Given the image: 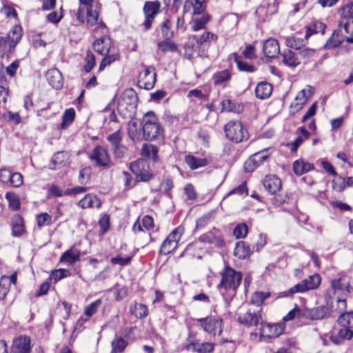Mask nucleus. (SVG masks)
<instances>
[{
  "label": "nucleus",
  "instance_id": "412c9836",
  "mask_svg": "<svg viewBox=\"0 0 353 353\" xmlns=\"http://www.w3.org/2000/svg\"><path fill=\"white\" fill-rule=\"evenodd\" d=\"M314 92V88L312 86H307V88L301 90L295 97L296 101L294 105L297 110H301L305 104L307 99L311 97Z\"/></svg>",
  "mask_w": 353,
  "mask_h": 353
},
{
  "label": "nucleus",
  "instance_id": "f03ea898",
  "mask_svg": "<svg viewBox=\"0 0 353 353\" xmlns=\"http://www.w3.org/2000/svg\"><path fill=\"white\" fill-rule=\"evenodd\" d=\"M242 280V274L230 267H226L221 274V279L219 285L221 290L229 292L230 299L236 295L237 288Z\"/></svg>",
  "mask_w": 353,
  "mask_h": 353
},
{
  "label": "nucleus",
  "instance_id": "a18cd8bd",
  "mask_svg": "<svg viewBox=\"0 0 353 353\" xmlns=\"http://www.w3.org/2000/svg\"><path fill=\"white\" fill-rule=\"evenodd\" d=\"M285 44L290 48L301 50L304 46V40L294 37H289L285 39Z\"/></svg>",
  "mask_w": 353,
  "mask_h": 353
},
{
  "label": "nucleus",
  "instance_id": "423d86ee",
  "mask_svg": "<svg viewBox=\"0 0 353 353\" xmlns=\"http://www.w3.org/2000/svg\"><path fill=\"white\" fill-rule=\"evenodd\" d=\"M224 131L226 137L236 143L248 139V132L239 121H230L225 125Z\"/></svg>",
  "mask_w": 353,
  "mask_h": 353
},
{
  "label": "nucleus",
  "instance_id": "4468645a",
  "mask_svg": "<svg viewBox=\"0 0 353 353\" xmlns=\"http://www.w3.org/2000/svg\"><path fill=\"white\" fill-rule=\"evenodd\" d=\"M30 339L26 336H20L15 339L11 349V353H30Z\"/></svg>",
  "mask_w": 353,
  "mask_h": 353
},
{
  "label": "nucleus",
  "instance_id": "37998d69",
  "mask_svg": "<svg viewBox=\"0 0 353 353\" xmlns=\"http://www.w3.org/2000/svg\"><path fill=\"white\" fill-rule=\"evenodd\" d=\"M158 48L164 53L168 51L174 52L177 49L176 45L171 41V39H165L163 41L159 42L158 43Z\"/></svg>",
  "mask_w": 353,
  "mask_h": 353
},
{
  "label": "nucleus",
  "instance_id": "09e8293b",
  "mask_svg": "<svg viewBox=\"0 0 353 353\" xmlns=\"http://www.w3.org/2000/svg\"><path fill=\"white\" fill-rule=\"evenodd\" d=\"M84 70L86 72H90L96 64V60L93 52L90 50H88L86 52V57L84 59Z\"/></svg>",
  "mask_w": 353,
  "mask_h": 353
},
{
  "label": "nucleus",
  "instance_id": "9b49d317",
  "mask_svg": "<svg viewBox=\"0 0 353 353\" xmlns=\"http://www.w3.org/2000/svg\"><path fill=\"white\" fill-rule=\"evenodd\" d=\"M148 164L142 159H139L130 163V169L135 175L136 181H148L153 175L148 171Z\"/></svg>",
  "mask_w": 353,
  "mask_h": 353
},
{
  "label": "nucleus",
  "instance_id": "3c124183",
  "mask_svg": "<svg viewBox=\"0 0 353 353\" xmlns=\"http://www.w3.org/2000/svg\"><path fill=\"white\" fill-rule=\"evenodd\" d=\"M122 139L123 132L121 131L120 128L117 129L116 132L108 135L107 137V140L112 144V148L121 144Z\"/></svg>",
  "mask_w": 353,
  "mask_h": 353
},
{
  "label": "nucleus",
  "instance_id": "7c9ffc66",
  "mask_svg": "<svg viewBox=\"0 0 353 353\" xmlns=\"http://www.w3.org/2000/svg\"><path fill=\"white\" fill-rule=\"evenodd\" d=\"M314 168V165L303 160H296L293 164V170L295 174L301 175Z\"/></svg>",
  "mask_w": 353,
  "mask_h": 353
},
{
  "label": "nucleus",
  "instance_id": "e2e57ef3",
  "mask_svg": "<svg viewBox=\"0 0 353 353\" xmlns=\"http://www.w3.org/2000/svg\"><path fill=\"white\" fill-rule=\"evenodd\" d=\"M290 200V197L287 194H275L272 199V203L276 206H280L285 203H288Z\"/></svg>",
  "mask_w": 353,
  "mask_h": 353
},
{
  "label": "nucleus",
  "instance_id": "5701e85b",
  "mask_svg": "<svg viewBox=\"0 0 353 353\" xmlns=\"http://www.w3.org/2000/svg\"><path fill=\"white\" fill-rule=\"evenodd\" d=\"M342 15L345 19H347V21L345 23L341 22V26L344 28L345 32L348 33L350 32V27L352 28L353 30V3L346 4L342 8Z\"/></svg>",
  "mask_w": 353,
  "mask_h": 353
},
{
  "label": "nucleus",
  "instance_id": "603ef678",
  "mask_svg": "<svg viewBox=\"0 0 353 353\" xmlns=\"http://www.w3.org/2000/svg\"><path fill=\"white\" fill-rule=\"evenodd\" d=\"M270 296V293L268 292H254L252 296V302L254 305H261L263 301Z\"/></svg>",
  "mask_w": 353,
  "mask_h": 353
},
{
  "label": "nucleus",
  "instance_id": "39448f33",
  "mask_svg": "<svg viewBox=\"0 0 353 353\" xmlns=\"http://www.w3.org/2000/svg\"><path fill=\"white\" fill-rule=\"evenodd\" d=\"M22 37V29L15 26L8 32L6 37H0V56L10 52L20 41Z\"/></svg>",
  "mask_w": 353,
  "mask_h": 353
},
{
  "label": "nucleus",
  "instance_id": "5fc2aeb1",
  "mask_svg": "<svg viewBox=\"0 0 353 353\" xmlns=\"http://www.w3.org/2000/svg\"><path fill=\"white\" fill-rule=\"evenodd\" d=\"M183 232L184 228L180 225L176 228L174 230H172V232L168 236L166 239L170 241H174V243H176V245H178V242Z\"/></svg>",
  "mask_w": 353,
  "mask_h": 353
},
{
  "label": "nucleus",
  "instance_id": "58836bf2",
  "mask_svg": "<svg viewBox=\"0 0 353 353\" xmlns=\"http://www.w3.org/2000/svg\"><path fill=\"white\" fill-rule=\"evenodd\" d=\"M233 56L239 70L245 72H254L255 71V67L253 65L241 61L236 53H234Z\"/></svg>",
  "mask_w": 353,
  "mask_h": 353
},
{
  "label": "nucleus",
  "instance_id": "0eeeda50",
  "mask_svg": "<svg viewBox=\"0 0 353 353\" xmlns=\"http://www.w3.org/2000/svg\"><path fill=\"white\" fill-rule=\"evenodd\" d=\"M137 97L132 89L125 90L118 103V111L123 117H131L135 112Z\"/></svg>",
  "mask_w": 353,
  "mask_h": 353
},
{
  "label": "nucleus",
  "instance_id": "0e129e2a",
  "mask_svg": "<svg viewBox=\"0 0 353 353\" xmlns=\"http://www.w3.org/2000/svg\"><path fill=\"white\" fill-rule=\"evenodd\" d=\"M8 281L6 279H0V301L3 300L10 291Z\"/></svg>",
  "mask_w": 353,
  "mask_h": 353
},
{
  "label": "nucleus",
  "instance_id": "6e6552de",
  "mask_svg": "<svg viewBox=\"0 0 353 353\" xmlns=\"http://www.w3.org/2000/svg\"><path fill=\"white\" fill-rule=\"evenodd\" d=\"M89 158L98 168L107 169L112 165L108 150L101 145H97L92 150Z\"/></svg>",
  "mask_w": 353,
  "mask_h": 353
},
{
  "label": "nucleus",
  "instance_id": "69168bd1",
  "mask_svg": "<svg viewBox=\"0 0 353 353\" xmlns=\"http://www.w3.org/2000/svg\"><path fill=\"white\" fill-rule=\"evenodd\" d=\"M338 335L343 340H350L353 337V331L347 327H342L339 330Z\"/></svg>",
  "mask_w": 353,
  "mask_h": 353
},
{
  "label": "nucleus",
  "instance_id": "49530a36",
  "mask_svg": "<svg viewBox=\"0 0 353 353\" xmlns=\"http://www.w3.org/2000/svg\"><path fill=\"white\" fill-rule=\"evenodd\" d=\"M193 39L200 45L210 41V40H216L217 36L210 32H205L202 34H195Z\"/></svg>",
  "mask_w": 353,
  "mask_h": 353
},
{
  "label": "nucleus",
  "instance_id": "9d476101",
  "mask_svg": "<svg viewBox=\"0 0 353 353\" xmlns=\"http://www.w3.org/2000/svg\"><path fill=\"white\" fill-rule=\"evenodd\" d=\"M321 276L318 274L310 276L308 278L301 281L300 283L291 288L287 294L303 293L310 290L316 289L321 283Z\"/></svg>",
  "mask_w": 353,
  "mask_h": 353
},
{
  "label": "nucleus",
  "instance_id": "de8ad7c7",
  "mask_svg": "<svg viewBox=\"0 0 353 353\" xmlns=\"http://www.w3.org/2000/svg\"><path fill=\"white\" fill-rule=\"evenodd\" d=\"M191 346L197 353H210L214 349V345L211 343H192Z\"/></svg>",
  "mask_w": 353,
  "mask_h": 353
},
{
  "label": "nucleus",
  "instance_id": "052dcab7",
  "mask_svg": "<svg viewBox=\"0 0 353 353\" xmlns=\"http://www.w3.org/2000/svg\"><path fill=\"white\" fill-rule=\"evenodd\" d=\"M132 260L131 256L121 257V255H117L115 257H112L110 259V263L113 265H119L121 266H125L128 265Z\"/></svg>",
  "mask_w": 353,
  "mask_h": 353
},
{
  "label": "nucleus",
  "instance_id": "f704fd0d",
  "mask_svg": "<svg viewBox=\"0 0 353 353\" xmlns=\"http://www.w3.org/2000/svg\"><path fill=\"white\" fill-rule=\"evenodd\" d=\"M152 70L153 74L149 75V77L144 79L145 80H143L142 78L139 79L140 88L149 90L154 86L157 81V73L155 72V69H152Z\"/></svg>",
  "mask_w": 353,
  "mask_h": 353
},
{
  "label": "nucleus",
  "instance_id": "8fccbe9b",
  "mask_svg": "<svg viewBox=\"0 0 353 353\" xmlns=\"http://www.w3.org/2000/svg\"><path fill=\"white\" fill-rule=\"evenodd\" d=\"M176 243H174V241H170L165 239L161 244L160 252L165 255L168 254L173 252L177 248Z\"/></svg>",
  "mask_w": 353,
  "mask_h": 353
},
{
  "label": "nucleus",
  "instance_id": "f3484780",
  "mask_svg": "<svg viewBox=\"0 0 353 353\" xmlns=\"http://www.w3.org/2000/svg\"><path fill=\"white\" fill-rule=\"evenodd\" d=\"M263 186L271 194H276L281 189V180L275 175H268L263 179Z\"/></svg>",
  "mask_w": 353,
  "mask_h": 353
},
{
  "label": "nucleus",
  "instance_id": "bb28decb",
  "mask_svg": "<svg viewBox=\"0 0 353 353\" xmlns=\"http://www.w3.org/2000/svg\"><path fill=\"white\" fill-rule=\"evenodd\" d=\"M78 205L83 209L91 207L99 208L101 205V202L96 196L89 194L80 200Z\"/></svg>",
  "mask_w": 353,
  "mask_h": 353
},
{
  "label": "nucleus",
  "instance_id": "bf43d9fd",
  "mask_svg": "<svg viewBox=\"0 0 353 353\" xmlns=\"http://www.w3.org/2000/svg\"><path fill=\"white\" fill-rule=\"evenodd\" d=\"M99 225L101 228L99 232L100 234H104L110 227V216L108 214H104L99 220Z\"/></svg>",
  "mask_w": 353,
  "mask_h": 353
},
{
  "label": "nucleus",
  "instance_id": "6e6d98bb",
  "mask_svg": "<svg viewBox=\"0 0 353 353\" xmlns=\"http://www.w3.org/2000/svg\"><path fill=\"white\" fill-rule=\"evenodd\" d=\"M9 182L14 188L20 187L23 182L22 174L19 172L11 173Z\"/></svg>",
  "mask_w": 353,
  "mask_h": 353
},
{
  "label": "nucleus",
  "instance_id": "2eb2a0df",
  "mask_svg": "<svg viewBox=\"0 0 353 353\" xmlns=\"http://www.w3.org/2000/svg\"><path fill=\"white\" fill-rule=\"evenodd\" d=\"M261 316L255 312L248 310L244 313H240L238 316L239 323L248 327L256 326L259 324Z\"/></svg>",
  "mask_w": 353,
  "mask_h": 353
},
{
  "label": "nucleus",
  "instance_id": "ea45409f",
  "mask_svg": "<svg viewBox=\"0 0 353 353\" xmlns=\"http://www.w3.org/2000/svg\"><path fill=\"white\" fill-rule=\"evenodd\" d=\"M128 133L129 137L132 141L139 140L141 139V132L138 129L137 123L134 121L128 122Z\"/></svg>",
  "mask_w": 353,
  "mask_h": 353
},
{
  "label": "nucleus",
  "instance_id": "774afa93",
  "mask_svg": "<svg viewBox=\"0 0 353 353\" xmlns=\"http://www.w3.org/2000/svg\"><path fill=\"white\" fill-rule=\"evenodd\" d=\"M51 216L48 213H41L37 216V225L39 227H42L45 225H49L51 222Z\"/></svg>",
  "mask_w": 353,
  "mask_h": 353
},
{
  "label": "nucleus",
  "instance_id": "6ab92c4d",
  "mask_svg": "<svg viewBox=\"0 0 353 353\" xmlns=\"http://www.w3.org/2000/svg\"><path fill=\"white\" fill-rule=\"evenodd\" d=\"M46 77L51 86L59 90L63 86V78L61 73L57 68H52L47 71Z\"/></svg>",
  "mask_w": 353,
  "mask_h": 353
},
{
  "label": "nucleus",
  "instance_id": "e433bc0d",
  "mask_svg": "<svg viewBox=\"0 0 353 353\" xmlns=\"http://www.w3.org/2000/svg\"><path fill=\"white\" fill-rule=\"evenodd\" d=\"M338 323L341 327L353 328V311L341 314L338 319Z\"/></svg>",
  "mask_w": 353,
  "mask_h": 353
},
{
  "label": "nucleus",
  "instance_id": "a878e982",
  "mask_svg": "<svg viewBox=\"0 0 353 353\" xmlns=\"http://www.w3.org/2000/svg\"><path fill=\"white\" fill-rule=\"evenodd\" d=\"M185 162L191 170H196L208 165L209 161L206 158H199L193 155H186Z\"/></svg>",
  "mask_w": 353,
  "mask_h": 353
},
{
  "label": "nucleus",
  "instance_id": "ddd939ff",
  "mask_svg": "<svg viewBox=\"0 0 353 353\" xmlns=\"http://www.w3.org/2000/svg\"><path fill=\"white\" fill-rule=\"evenodd\" d=\"M160 3L159 1H147L143 7L145 20L143 23L145 30L150 29L154 17L159 12Z\"/></svg>",
  "mask_w": 353,
  "mask_h": 353
},
{
  "label": "nucleus",
  "instance_id": "f257e3e1",
  "mask_svg": "<svg viewBox=\"0 0 353 353\" xmlns=\"http://www.w3.org/2000/svg\"><path fill=\"white\" fill-rule=\"evenodd\" d=\"M141 130L143 137L148 141L154 140L163 133V128L159 123L155 113L152 111H149L144 114Z\"/></svg>",
  "mask_w": 353,
  "mask_h": 353
},
{
  "label": "nucleus",
  "instance_id": "473e14b6",
  "mask_svg": "<svg viewBox=\"0 0 353 353\" xmlns=\"http://www.w3.org/2000/svg\"><path fill=\"white\" fill-rule=\"evenodd\" d=\"M158 148L153 144H144L141 150L142 156L152 159L153 161L158 159Z\"/></svg>",
  "mask_w": 353,
  "mask_h": 353
},
{
  "label": "nucleus",
  "instance_id": "20e7f679",
  "mask_svg": "<svg viewBox=\"0 0 353 353\" xmlns=\"http://www.w3.org/2000/svg\"><path fill=\"white\" fill-rule=\"evenodd\" d=\"M326 305H321L314 308H305L301 312V316L310 320H321L330 316V310L328 305L334 303L331 292H327L325 295Z\"/></svg>",
  "mask_w": 353,
  "mask_h": 353
},
{
  "label": "nucleus",
  "instance_id": "4d7b16f0",
  "mask_svg": "<svg viewBox=\"0 0 353 353\" xmlns=\"http://www.w3.org/2000/svg\"><path fill=\"white\" fill-rule=\"evenodd\" d=\"M24 230V226L21 216H18L15 222L12 225V234L14 236H20Z\"/></svg>",
  "mask_w": 353,
  "mask_h": 353
},
{
  "label": "nucleus",
  "instance_id": "cd10ccee",
  "mask_svg": "<svg viewBox=\"0 0 353 353\" xmlns=\"http://www.w3.org/2000/svg\"><path fill=\"white\" fill-rule=\"evenodd\" d=\"M80 259V251L75 248H71L65 251L60 258V262L73 264Z\"/></svg>",
  "mask_w": 353,
  "mask_h": 353
},
{
  "label": "nucleus",
  "instance_id": "13d9d810",
  "mask_svg": "<svg viewBox=\"0 0 353 353\" xmlns=\"http://www.w3.org/2000/svg\"><path fill=\"white\" fill-rule=\"evenodd\" d=\"M147 307L143 304H136L134 306V311L131 309V313L137 318H144L147 316Z\"/></svg>",
  "mask_w": 353,
  "mask_h": 353
},
{
  "label": "nucleus",
  "instance_id": "c03bdc74",
  "mask_svg": "<svg viewBox=\"0 0 353 353\" xmlns=\"http://www.w3.org/2000/svg\"><path fill=\"white\" fill-rule=\"evenodd\" d=\"M171 25L169 19H165L161 24V31L164 39H172L174 37V32L170 30Z\"/></svg>",
  "mask_w": 353,
  "mask_h": 353
},
{
  "label": "nucleus",
  "instance_id": "a19ab883",
  "mask_svg": "<svg viewBox=\"0 0 353 353\" xmlns=\"http://www.w3.org/2000/svg\"><path fill=\"white\" fill-rule=\"evenodd\" d=\"M75 117V112L73 108H70L66 110L63 115V120L61 123V127L62 129L66 128L69 125H70L74 121Z\"/></svg>",
  "mask_w": 353,
  "mask_h": 353
},
{
  "label": "nucleus",
  "instance_id": "aec40b11",
  "mask_svg": "<svg viewBox=\"0 0 353 353\" xmlns=\"http://www.w3.org/2000/svg\"><path fill=\"white\" fill-rule=\"evenodd\" d=\"M93 48L95 52L103 55L109 53L111 48V39L108 36H103L93 43Z\"/></svg>",
  "mask_w": 353,
  "mask_h": 353
},
{
  "label": "nucleus",
  "instance_id": "c85d7f7f",
  "mask_svg": "<svg viewBox=\"0 0 353 353\" xmlns=\"http://www.w3.org/2000/svg\"><path fill=\"white\" fill-rule=\"evenodd\" d=\"M251 254L250 247L244 241H238L236 243L234 254L240 259H244Z\"/></svg>",
  "mask_w": 353,
  "mask_h": 353
},
{
  "label": "nucleus",
  "instance_id": "dca6fc26",
  "mask_svg": "<svg viewBox=\"0 0 353 353\" xmlns=\"http://www.w3.org/2000/svg\"><path fill=\"white\" fill-rule=\"evenodd\" d=\"M268 157L264 152L255 153L250 157L244 165V169L246 172H252L256 168L262 164Z\"/></svg>",
  "mask_w": 353,
  "mask_h": 353
},
{
  "label": "nucleus",
  "instance_id": "338daca9",
  "mask_svg": "<svg viewBox=\"0 0 353 353\" xmlns=\"http://www.w3.org/2000/svg\"><path fill=\"white\" fill-rule=\"evenodd\" d=\"M69 274V271L65 269H59L54 270L51 273V279H54L55 282L66 277Z\"/></svg>",
  "mask_w": 353,
  "mask_h": 353
},
{
  "label": "nucleus",
  "instance_id": "72a5a7b5",
  "mask_svg": "<svg viewBox=\"0 0 353 353\" xmlns=\"http://www.w3.org/2000/svg\"><path fill=\"white\" fill-rule=\"evenodd\" d=\"M347 296H336V306L334 308V307L332 305V304L330 306V314L333 312H336L338 313H340L341 314L343 313H346L345 310L347 307V302H346Z\"/></svg>",
  "mask_w": 353,
  "mask_h": 353
},
{
  "label": "nucleus",
  "instance_id": "2f4dec72",
  "mask_svg": "<svg viewBox=\"0 0 353 353\" xmlns=\"http://www.w3.org/2000/svg\"><path fill=\"white\" fill-rule=\"evenodd\" d=\"M199 240L202 243L214 244L218 247H222L224 245L223 239L220 236H214L212 232H208L201 235Z\"/></svg>",
  "mask_w": 353,
  "mask_h": 353
},
{
  "label": "nucleus",
  "instance_id": "4be33fe9",
  "mask_svg": "<svg viewBox=\"0 0 353 353\" xmlns=\"http://www.w3.org/2000/svg\"><path fill=\"white\" fill-rule=\"evenodd\" d=\"M283 332V327L279 325H264L261 323L260 334L262 336H266L269 338L279 336Z\"/></svg>",
  "mask_w": 353,
  "mask_h": 353
},
{
  "label": "nucleus",
  "instance_id": "680f3d73",
  "mask_svg": "<svg viewBox=\"0 0 353 353\" xmlns=\"http://www.w3.org/2000/svg\"><path fill=\"white\" fill-rule=\"evenodd\" d=\"M101 300L98 299L90 304H89L85 309L84 314L87 316H92L97 310V308L101 304Z\"/></svg>",
  "mask_w": 353,
  "mask_h": 353
},
{
  "label": "nucleus",
  "instance_id": "79ce46f5",
  "mask_svg": "<svg viewBox=\"0 0 353 353\" xmlns=\"http://www.w3.org/2000/svg\"><path fill=\"white\" fill-rule=\"evenodd\" d=\"M127 346V342L122 337H117L112 342L111 353H121Z\"/></svg>",
  "mask_w": 353,
  "mask_h": 353
},
{
  "label": "nucleus",
  "instance_id": "7ed1b4c3",
  "mask_svg": "<svg viewBox=\"0 0 353 353\" xmlns=\"http://www.w3.org/2000/svg\"><path fill=\"white\" fill-rule=\"evenodd\" d=\"M94 0H79V8L77 12V20L83 23L86 18L88 26H94L98 23L99 13L97 10L92 9Z\"/></svg>",
  "mask_w": 353,
  "mask_h": 353
},
{
  "label": "nucleus",
  "instance_id": "4c0bfd02",
  "mask_svg": "<svg viewBox=\"0 0 353 353\" xmlns=\"http://www.w3.org/2000/svg\"><path fill=\"white\" fill-rule=\"evenodd\" d=\"M6 199L8 201L9 208L14 210H18L20 208L21 203L19 197L14 192H8L6 194Z\"/></svg>",
  "mask_w": 353,
  "mask_h": 353
},
{
  "label": "nucleus",
  "instance_id": "1a4fd4ad",
  "mask_svg": "<svg viewBox=\"0 0 353 353\" xmlns=\"http://www.w3.org/2000/svg\"><path fill=\"white\" fill-rule=\"evenodd\" d=\"M196 321L197 325L210 334L216 336V334L220 335L222 332L223 320L220 318L208 316L203 319H198Z\"/></svg>",
  "mask_w": 353,
  "mask_h": 353
},
{
  "label": "nucleus",
  "instance_id": "864d4df0",
  "mask_svg": "<svg viewBox=\"0 0 353 353\" xmlns=\"http://www.w3.org/2000/svg\"><path fill=\"white\" fill-rule=\"evenodd\" d=\"M248 232V225L245 223H241L234 228L233 234L236 239H242L246 236Z\"/></svg>",
  "mask_w": 353,
  "mask_h": 353
},
{
  "label": "nucleus",
  "instance_id": "f8f14e48",
  "mask_svg": "<svg viewBox=\"0 0 353 353\" xmlns=\"http://www.w3.org/2000/svg\"><path fill=\"white\" fill-rule=\"evenodd\" d=\"M332 293L334 296H347L350 293V279L347 276H341L338 279H333L331 281Z\"/></svg>",
  "mask_w": 353,
  "mask_h": 353
},
{
  "label": "nucleus",
  "instance_id": "393cba45",
  "mask_svg": "<svg viewBox=\"0 0 353 353\" xmlns=\"http://www.w3.org/2000/svg\"><path fill=\"white\" fill-rule=\"evenodd\" d=\"M272 92V85L266 81L258 83L255 88V95L260 99L268 98L271 95Z\"/></svg>",
  "mask_w": 353,
  "mask_h": 353
},
{
  "label": "nucleus",
  "instance_id": "b1692460",
  "mask_svg": "<svg viewBox=\"0 0 353 353\" xmlns=\"http://www.w3.org/2000/svg\"><path fill=\"white\" fill-rule=\"evenodd\" d=\"M232 74L229 70H223L214 73L212 80L215 85L225 87L228 82L231 79Z\"/></svg>",
  "mask_w": 353,
  "mask_h": 353
},
{
  "label": "nucleus",
  "instance_id": "c9c22d12",
  "mask_svg": "<svg viewBox=\"0 0 353 353\" xmlns=\"http://www.w3.org/2000/svg\"><path fill=\"white\" fill-rule=\"evenodd\" d=\"M210 20V16L208 14H203L200 18H195L192 20V29L194 31H198L204 29L206 23Z\"/></svg>",
  "mask_w": 353,
  "mask_h": 353
},
{
  "label": "nucleus",
  "instance_id": "a211bd4d",
  "mask_svg": "<svg viewBox=\"0 0 353 353\" xmlns=\"http://www.w3.org/2000/svg\"><path fill=\"white\" fill-rule=\"evenodd\" d=\"M263 52L268 58H274L280 52V47L277 40L268 39L263 43Z\"/></svg>",
  "mask_w": 353,
  "mask_h": 353
},
{
  "label": "nucleus",
  "instance_id": "c756f323",
  "mask_svg": "<svg viewBox=\"0 0 353 353\" xmlns=\"http://www.w3.org/2000/svg\"><path fill=\"white\" fill-rule=\"evenodd\" d=\"M281 56L283 57V63L290 68H296L300 64V61L296 57L295 52L290 50L284 52L281 54Z\"/></svg>",
  "mask_w": 353,
  "mask_h": 353
}]
</instances>
